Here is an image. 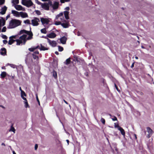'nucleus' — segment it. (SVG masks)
I'll return each instance as SVG.
<instances>
[{
  "label": "nucleus",
  "instance_id": "nucleus-33",
  "mask_svg": "<svg viewBox=\"0 0 154 154\" xmlns=\"http://www.w3.org/2000/svg\"><path fill=\"white\" fill-rule=\"evenodd\" d=\"M8 65H9L11 67L13 68H17V66L15 65L10 64H8Z\"/></svg>",
  "mask_w": 154,
  "mask_h": 154
},
{
  "label": "nucleus",
  "instance_id": "nucleus-56",
  "mask_svg": "<svg viewBox=\"0 0 154 154\" xmlns=\"http://www.w3.org/2000/svg\"><path fill=\"white\" fill-rule=\"evenodd\" d=\"M34 53L35 54H39V52L38 51H35V52Z\"/></svg>",
  "mask_w": 154,
  "mask_h": 154
},
{
  "label": "nucleus",
  "instance_id": "nucleus-19",
  "mask_svg": "<svg viewBox=\"0 0 154 154\" xmlns=\"http://www.w3.org/2000/svg\"><path fill=\"white\" fill-rule=\"evenodd\" d=\"M11 11L12 13L13 14L14 16L16 17H19L20 16V12L13 10H12Z\"/></svg>",
  "mask_w": 154,
  "mask_h": 154
},
{
  "label": "nucleus",
  "instance_id": "nucleus-41",
  "mask_svg": "<svg viewBox=\"0 0 154 154\" xmlns=\"http://www.w3.org/2000/svg\"><path fill=\"white\" fill-rule=\"evenodd\" d=\"M5 0H0V5H2L5 3Z\"/></svg>",
  "mask_w": 154,
  "mask_h": 154
},
{
  "label": "nucleus",
  "instance_id": "nucleus-15",
  "mask_svg": "<svg viewBox=\"0 0 154 154\" xmlns=\"http://www.w3.org/2000/svg\"><path fill=\"white\" fill-rule=\"evenodd\" d=\"M59 3L55 2H54L53 5L51 6L54 9H57L59 7Z\"/></svg>",
  "mask_w": 154,
  "mask_h": 154
},
{
  "label": "nucleus",
  "instance_id": "nucleus-64",
  "mask_svg": "<svg viewBox=\"0 0 154 154\" xmlns=\"http://www.w3.org/2000/svg\"><path fill=\"white\" fill-rule=\"evenodd\" d=\"M36 99H37V101L38 102V100H38V97L37 96V97H36Z\"/></svg>",
  "mask_w": 154,
  "mask_h": 154
},
{
  "label": "nucleus",
  "instance_id": "nucleus-5",
  "mask_svg": "<svg viewBox=\"0 0 154 154\" xmlns=\"http://www.w3.org/2000/svg\"><path fill=\"white\" fill-rule=\"evenodd\" d=\"M22 4L27 7L32 6L33 3L31 0H22Z\"/></svg>",
  "mask_w": 154,
  "mask_h": 154
},
{
  "label": "nucleus",
  "instance_id": "nucleus-8",
  "mask_svg": "<svg viewBox=\"0 0 154 154\" xmlns=\"http://www.w3.org/2000/svg\"><path fill=\"white\" fill-rule=\"evenodd\" d=\"M25 61L26 63H30L32 61V55L30 53H29L26 55Z\"/></svg>",
  "mask_w": 154,
  "mask_h": 154
},
{
  "label": "nucleus",
  "instance_id": "nucleus-52",
  "mask_svg": "<svg viewBox=\"0 0 154 154\" xmlns=\"http://www.w3.org/2000/svg\"><path fill=\"white\" fill-rule=\"evenodd\" d=\"M3 42L4 44H6L7 43L8 41L6 40H3Z\"/></svg>",
  "mask_w": 154,
  "mask_h": 154
},
{
  "label": "nucleus",
  "instance_id": "nucleus-61",
  "mask_svg": "<svg viewBox=\"0 0 154 154\" xmlns=\"http://www.w3.org/2000/svg\"><path fill=\"white\" fill-rule=\"evenodd\" d=\"M63 101H64V102L65 103H66V104H68V103L66 100H63Z\"/></svg>",
  "mask_w": 154,
  "mask_h": 154
},
{
  "label": "nucleus",
  "instance_id": "nucleus-54",
  "mask_svg": "<svg viewBox=\"0 0 154 154\" xmlns=\"http://www.w3.org/2000/svg\"><path fill=\"white\" fill-rule=\"evenodd\" d=\"M59 17H60L59 16L58 14V15H57L56 16V19H58L59 18Z\"/></svg>",
  "mask_w": 154,
  "mask_h": 154
},
{
  "label": "nucleus",
  "instance_id": "nucleus-46",
  "mask_svg": "<svg viewBox=\"0 0 154 154\" xmlns=\"http://www.w3.org/2000/svg\"><path fill=\"white\" fill-rule=\"evenodd\" d=\"M2 38H7V36L6 35H2Z\"/></svg>",
  "mask_w": 154,
  "mask_h": 154
},
{
  "label": "nucleus",
  "instance_id": "nucleus-42",
  "mask_svg": "<svg viewBox=\"0 0 154 154\" xmlns=\"http://www.w3.org/2000/svg\"><path fill=\"white\" fill-rule=\"evenodd\" d=\"M61 23L60 22V21H58V22H57V21H56L55 22V24L56 25H60L61 24Z\"/></svg>",
  "mask_w": 154,
  "mask_h": 154
},
{
  "label": "nucleus",
  "instance_id": "nucleus-34",
  "mask_svg": "<svg viewBox=\"0 0 154 154\" xmlns=\"http://www.w3.org/2000/svg\"><path fill=\"white\" fill-rule=\"evenodd\" d=\"M70 0H60V2L61 3H65V2H69Z\"/></svg>",
  "mask_w": 154,
  "mask_h": 154
},
{
  "label": "nucleus",
  "instance_id": "nucleus-55",
  "mask_svg": "<svg viewBox=\"0 0 154 154\" xmlns=\"http://www.w3.org/2000/svg\"><path fill=\"white\" fill-rule=\"evenodd\" d=\"M134 63H133L131 65V68H133L134 67Z\"/></svg>",
  "mask_w": 154,
  "mask_h": 154
},
{
  "label": "nucleus",
  "instance_id": "nucleus-63",
  "mask_svg": "<svg viewBox=\"0 0 154 154\" xmlns=\"http://www.w3.org/2000/svg\"><path fill=\"white\" fill-rule=\"evenodd\" d=\"M13 154H16V153L14 151H13Z\"/></svg>",
  "mask_w": 154,
  "mask_h": 154
},
{
  "label": "nucleus",
  "instance_id": "nucleus-11",
  "mask_svg": "<svg viewBox=\"0 0 154 154\" xmlns=\"http://www.w3.org/2000/svg\"><path fill=\"white\" fill-rule=\"evenodd\" d=\"M147 132L148 133V135L147 136V137L149 138L150 136L152 135L153 133V131L152 129L149 127H147L146 128Z\"/></svg>",
  "mask_w": 154,
  "mask_h": 154
},
{
  "label": "nucleus",
  "instance_id": "nucleus-32",
  "mask_svg": "<svg viewBox=\"0 0 154 154\" xmlns=\"http://www.w3.org/2000/svg\"><path fill=\"white\" fill-rule=\"evenodd\" d=\"M24 23L25 24H30V20L29 19L26 20H25L24 21Z\"/></svg>",
  "mask_w": 154,
  "mask_h": 154
},
{
  "label": "nucleus",
  "instance_id": "nucleus-2",
  "mask_svg": "<svg viewBox=\"0 0 154 154\" xmlns=\"http://www.w3.org/2000/svg\"><path fill=\"white\" fill-rule=\"evenodd\" d=\"M26 39H17L15 41L14 39H10L8 44L9 45L12 44L15 42H16V44L17 45H24L26 42Z\"/></svg>",
  "mask_w": 154,
  "mask_h": 154
},
{
  "label": "nucleus",
  "instance_id": "nucleus-45",
  "mask_svg": "<svg viewBox=\"0 0 154 154\" xmlns=\"http://www.w3.org/2000/svg\"><path fill=\"white\" fill-rule=\"evenodd\" d=\"M35 1L39 5H41L42 4V3L38 1V0H35Z\"/></svg>",
  "mask_w": 154,
  "mask_h": 154
},
{
  "label": "nucleus",
  "instance_id": "nucleus-3",
  "mask_svg": "<svg viewBox=\"0 0 154 154\" xmlns=\"http://www.w3.org/2000/svg\"><path fill=\"white\" fill-rule=\"evenodd\" d=\"M24 33L28 35V37L27 38H32L33 33L31 31H28L25 29L21 30L20 31L18 35H19Z\"/></svg>",
  "mask_w": 154,
  "mask_h": 154
},
{
  "label": "nucleus",
  "instance_id": "nucleus-59",
  "mask_svg": "<svg viewBox=\"0 0 154 154\" xmlns=\"http://www.w3.org/2000/svg\"><path fill=\"white\" fill-rule=\"evenodd\" d=\"M115 87H116V89L117 90H118V88H117V86L115 84Z\"/></svg>",
  "mask_w": 154,
  "mask_h": 154
},
{
  "label": "nucleus",
  "instance_id": "nucleus-17",
  "mask_svg": "<svg viewBox=\"0 0 154 154\" xmlns=\"http://www.w3.org/2000/svg\"><path fill=\"white\" fill-rule=\"evenodd\" d=\"M15 9L18 11H21L23 10V8L21 5H14Z\"/></svg>",
  "mask_w": 154,
  "mask_h": 154
},
{
  "label": "nucleus",
  "instance_id": "nucleus-18",
  "mask_svg": "<svg viewBox=\"0 0 154 154\" xmlns=\"http://www.w3.org/2000/svg\"><path fill=\"white\" fill-rule=\"evenodd\" d=\"M6 49L4 48H2L0 51V53L1 55H5L6 54Z\"/></svg>",
  "mask_w": 154,
  "mask_h": 154
},
{
  "label": "nucleus",
  "instance_id": "nucleus-21",
  "mask_svg": "<svg viewBox=\"0 0 154 154\" xmlns=\"http://www.w3.org/2000/svg\"><path fill=\"white\" fill-rule=\"evenodd\" d=\"M119 128H118V130L120 131L121 134H122L123 136L125 137V132L124 131V130L121 127H119Z\"/></svg>",
  "mask_w": 154,
  "mask_h": 154
},
{
  "label": "nucleus",
  "instance_id": "nucleus-60",
  "mask_svg": "<svg viewBox=\"0 0 154 154\" xmlns=\"http://www.w3.org/2000/svg\"><path fill=\"white\" fill-rule=\"evenodd\" d=\"M19 89H20V90L21 91V92H22V91H23L22 89H21V87H20V88H19Z\"/></svg>",
  "mask_w": 154,
  "mask_h": 154
},
{
  "label": "nucleus",
  "instance_id": "nucleus-9",
  "mask_svg": "<svg viewBox=\"0 0 154 154\" xmlns=\"http://www.w3.org/2000/svg\"><path fill=\"white\" fill-rule=\"evenodd\" d=\"M41 21L43 25L48 24L50 22L48 19L46 18H41Z\"/></svg>",
  "mask_w": 154,
  "mask_h": 154
},
{
  "label": "nucleus",
  "instance_id": "nucleus-38",
  "mask_svg": "<svg viewBox=\"0 0 154 154\" xmlns=\"http://www.w3.org/2000/svg\"><path fill=\"white\" fill-rule=\"evenodd\" d=\"M32 56L33 58L35 59H38V56L34 54H32Z\"/></svg>",
  "mask_w": 154,
  "mask_h": 154
},
{
  "label": "nucleus",
  "instance_id": "nucleus-58",
  "mask_svg": "<svg viewBox=\"0 0 154 154\" xmlns=\"http://www.w3.org/2000/svg\"><path fill=\"white\" fill-rule=\"evenodd\" d=\"M66 141L67 143V144H68V145H69V140H66Z\"/></svg>",
  "mask_w": 154,
  "mask_h": 154
},
{
  "label": "nucleus",
  "instance_id": "nucleus-4",
  "mask_svg": "<svg viewBox=\"0 0 154 154\" xmlns=\"http://www.w3.org/2000/svg\"><path fill=\"white\" fill-rule=\"evenodd\" d=\"M40 46L38 45L36 46H34L31 48H29V50L30 51H33L35 49L37 48H39L41 51H45L48 50V48H45L44 46L42 45V44L40 45Z\"/></svg>",
  "mask_w": 154,
  "mask_h": 154
},
{
  "label": "nucleus",
  "instance_id": "nucleus-6",
  "mask_svg": "<svg viewBox=\"0 0 154 154\" xmlns=\"http://www.w3.org/2000/svg\"><path fill=\"white\" fill-rule=\"evenodd\" d=\"M42 8L46 10H49V6L52 5V2L51 1H49L48 2L42 3L41 5Z\"/></svg>",
  "mask_w": 154,
  "mask_h": 154
},
{
  "label": "nucleus",
  "instance_id": "nucleus-53",
  "mask_svg": "<svg viewBox=\"0 0 154 154\" xmlns=\"http://www.w3.org/2000/svg\"><path fill=\"white\" fill-rule=\"evenodd\" d=\"M67 37H66V36H63L62 37L60 38H67Z\"/></svg>",
  "mask_w": 154,
  "mask_h": 154
},
{
  "label": "nucleus",
  "instance_id": "nucleus-29",
  "mask_svg": "<svg viewBox=\"0 0 154 154\" xmlns=\"http://www.w3.org/2000/svg\"><path fill=\"white\" fill-rule=\"evenodd\" d=\"M15 129L12 125L11 126L10 129L9 130V131H13L14 133H15Z\"/></svg>",
  "mask_w": 154,
  "mask_h": 154
},
{
  "label": "nucleus",
  "instance_id": "nucleus-26",
  "mask_svg": "<svg viewBox=\"0 0 154 154\" xmlns=\"http://www.w3.org/2000/svg\"><path fill=\"white\" fill-rule=\"evenodd\" d=\"M19 38V35H13L9 37V38Z\"/></svg>",
  "mask_w": 154,
  "mask_h": 154
},
{
  "label": "nucleus",
  "instance_id": "nucleus-36",
  "mask_svg": "<svg viewBox=\"0 0 154 154\" xmlns=\"http://www.w3.org/2000/svg\"><path fill=\"white\" fill-rule=\"evenodd\" d=\"M35 12L36 14L38 15H40L41 14V13L40 11L38 10H35Z\"/></svg>",
  "mask_w": 154,
  "mask_h": 154
},
{
  "label": "nucleus",
  "instance_id": "nucleus-57",
  "mask_svg": "<svg viewBox=\"0 0 154 154\" xmlns=\"http://www.w3.org/2000/svg\"><path fill=\"white\" fill-rule=\"evenodd\" d=\"M55 54H56L57 55H58V54H59V53H58V52H57V51L55 52Z\"/></svg>",
  "mask_w": 154,
  "mask_h": 154
},
{
  "label": "nucleus",
  "instance_id": "nucleus-35",
  "mask_svg": "<svg viewBox=\"0 0 154 154\" xmlns=\"http://www.w3.org/2000/svg\"><path fill=\"white\" fill-rule=\"evenodd\" d=\"M53 76L55 78H57V73L56 72H53Z\"/></svg>",
  "mask_w": 154,
  "mask_h": 154
},
{
  "label": "nucleus",
  "instance_id": "nucleus-22",
  "mask_svg": "<svg viewBox=\"0 0 154 154\" xmlns=\"http://www.w3.org/2000/svg\"><path fill=\"white\" fill-rule=\"evenodd\" d=\"M21 96L22 98L24 100L26 101V98L24 97V96H26V94L25 92L23 91H22V92H21Z\"/></svg>",
  "mask_w": 154,
  "mask_h": 154
},
{
  "label": "nucleus",
  "instance_id": "nucleus-50",
  "mask_svg": "<svg viewBox=\"0 0 154 154\" xmlns=\"http://www.w3.org/2000/svg\"><path fill=\"white\" fill-rule=\"evenodd\" d=\"M58 15L60 17L63 16V13L62 12L61 13L58 14Z\"/></svg>",
  "mask_w": 154,
  "mask_h": 154
},
{
  "label": "nucleus",
  "instance_id": "nucleus-16",
  "mask_svg": "<svg viewBox=\"0 0 154 154\" xmlns=\"http://www.w3.org/2000/svg\"><path fill=\"white\" fill-rule=\"evenodd\" d=\"M20 15L22 18H26L28 17L27 14L26 13H24L23 12H20Z\"/></svg>",
  "mask_w": 154,
  "mask_h": 154
},
{
  "label": "nucleus",
  "instance_id": "nucleus-62",
  "mask_svg": "<svg viewBox=\"0 0 154 154\" xmlns=\"http://www.w3.org/2000/svg\"><path fill=\"white\" fill-rule=\"evenodd\" d=\"M2 68L3 69H5V66H3L2 67Z\"/></svg>",
  "mask_w": 154,
  "mask_h": 154
},
{
  "label": "nucleus",
  "instance_id": "nucleus-37",
  "mask_svg": "<svg viewBox=\"0 0 154 154\" xmlns=\"http://www.w3.org/2000/svg\"><path fill=\"white\" fill-rule=\"evenodd\" d=\"M63 50V48L60 46H58V51H62Z\"/></svg>",
  "mask_w": 154,
  "mask_h": 154
},
{
  "label": "nucleus",
  "instance_id": "nucleus-20",
  "mask_svg": "<svg viewBox=\"0 0 154 154\" xmlns=\"http://www.w3.org/2000/svg\"><path fill=\"white\" fill-rule=\"evenodd\" d=\"M63 14L66 19H69V12L67 11H64Z\"/></svg>",
  "mask_w": 154,
  "mask_h": 154
},
{
  "label": "nucleus",
  "instance_id": "nucleus-49",
  "mask_svg": "<svg viewBox=\"0 0 154 154\" xmlns=\"http://www.w3.org/2000/svg\"><path fill=\"white\" fill-rule=\"evenodd\" d=\"M10 17V14H8V15L6 17V20H7L9 17Z\"/></svg>",
  "mask_w": 154,
  "mask_h": 154
},
{
  "label": "nucleus",
  "instance_id": "nucleus-39",
  "mask_svg": "<svg viewBox=\"0 0 154 154\" xmlns=\"http://www.w3.org/2000/svg\"><path fill=\"white\" fill-rule=\"evenodd\" d=\"M100 121H101V122H102V123L103 124H105V121L103 118H102L101 119Z\"/></svg>",
  "mask_w": 154,
  "mask_h": 154
},
{
  "label": "nucleus",
  "instance_id": "nucleus-40",
  "mask_svg": "<svg viewBox=\"0 0 154 154\" xmlns=\"http://www.w3.org/2000/svg\"><path fill=\"white\" fill-rule=\"evenodd\" d=\"M24 103H25V107L26 108H27V107H29V105L28 104V102L27 101V100L26 101H25L24 102Z\"/></svg>",
  "mask_w": 154,
  "mask_h": 154
},
{
  "label": "nucleus",
  "instance_id": "nucleus-13",
  "mask_svg": "<svg viewBox=\"0 0 154 154\" xmlns=\"http://www.w3.org/2000/svg\"><path fill=\"white\" fill-rule=\"evenodd\" d=\"M56 34L54 32H51L47 35L48 37L50 38H54L56 37Z\"/></svg>",
  "mask_w": 154,
  "mask_h": 154
},
{
  "label": "nucleus",
  "instance_id": "nucleus-7",
  "mask_svg": "<svg viewBox=\"0 0 154 154\" xmlns=\"http://www.w3.org/2000/svg\"><path fill=\"white\" fill-rule=\"evenodd\" d=\"M40 22V20L38 18L35 17L34 19L32 20V24L33 26H37L39 25L38 22Z\"/></svg>",
  "mask_w": 154,
  "mask_h": 154
},
{
  "label": "nucleus",
  "instance_id": "nucleus-48",
  "mask_svg": "<svg viewBox=\"0 0 154 154\" xmlns=\"http://www.w3.org/2000/svg\"><path fill=\"white\" fill-rule=\"evenodd\" d=\"M38 147V145L37 144H35V149L36 150Z\"/></svg>",
  "mask_w": 154,
  "mask_h": 154
},
{
  "label": "nucleus",
  "instance_id": "nucleus-44",
  "mask_svg": "<svg viewBox=\"0 0 154 154\" xmlns=\"http://www.w3.org/2000/svg\"><path fill=\"white\" fill-rule=\"evenodd\" d=\"M6 30V28L5 26L4 27L2 30V32H5Z\"/></svg>",
  "mask_w": 154,
  "mask_h": 154
},
{
  "label": "nucleus",
  "instance_id": "nucleus-27",
  "mask_svg": "<svg viewBox=\"0 0 154 154\" xmlns=\"http://www.w3.org/2000/svg\"><path fill=\"white\" fill-rule=\"evenodd\" d=\"M60 42L63 44L66 43V39H59Z\"/></svg>",
  "mask_w": 154,
  "mask_h": 154
},
{
  "label": "nucleus",
  "instance_id": "nucleus-24",
  "mask_svg": "<svg viewBox=\"0 0 154 154\" xmlns=\"http://www.w3.org/2000/svg\"><path fill=\"white\" fill-rule=\"evenodd\" d=\"M12 3L15 5L19 3V0H12Z\"/></svg>",
  "mask_w": 154,
  "mask_h": 154
},
{
  "label": "nucleus",
  "instance_id": "nucleus-10",
  "mask_svg": "<svg viewBox=\"0 0 154 154\" xmlns=\"http://www.w3.org/2000/svg\"><path fill=\"white\" fill-rule=\"evenodd\" d=\"M48 39V42L49 44L52 47H55L57 45V42L54 40H51L50 39Z\"/></svg>",
  "mask_w": 154,
  "mask_h": 154
},
{
  "label": "nucleus",
  "instance_id": "nucleus-14",
  "mask_svg": "<svg viewBox=\"0 0 154 154\" xmlns=\"http://www.w3.org/2000/svg\"><path fill=\"white\" fill-rule=\"evenodd\" d=\"M7 7L5 6H4L2 8V11L0 12V14L2 15L5 14L7 11Z\"/></svg>",
  "mask_w": 154,
  "mask_h": 154
},
{
  "label": "nucleus",
  "instance_id": "nucleus-25",
  "mask_svg": "<svg viewBox=\"0 0 154 154\" xmlns=\"http://www.w3.org/2000/svg\"><path fill=\"white\" fill-rule=\"evenodd\" d=\"M61 25L64 28H67L68 27V25L67 23H62Z\"/></svg>",
  "mask_w": 154,
  "mask_h": 154
},
{
  "label": "nucleus",
  "instance_id": "nucleus-23",
  "mask_svg": "<svg viewBox=\"0 0 154 154\" xmlns=\"http://www.w3.org/2000/svg\"><path fill=\"white\" fill-rule=\"evenodd\" d=\"M6 73L5 72H2L0 75L1 77L2 78H4L6 75Z\"/></svg>",
  "mask_w": 154,
  "mask_h": 154
},
{
  "label": "nucleus",
  "instance_id": "nucleus-51",
  "mask_svg": "<svg viewBox=\"0 0 154 154\" xmlns=\"http://www.w3.org/2000/svg\"><path fill=\"white\" fill-rule=\"evenodd\" d=\"M70 9L69 7H67L65 8V9L66 10L69 11Z\"/></svg>",
  "mask_w": 154,
  "mask_h": 154
},
{
  "label": "nucleus",
  "instance_id": "nucleus-47",
  "mask_svg": "<svg viewBox=\"0 0 154 154\" xmlns=\"http://www.w3.org/2000/svg\"><path fill=\"white\" fill-rule=\"evenodd\" d=\"M112 119L113 121H115L117 120V118L116 117L114 116L113 118H112Z\"/></svg>",
  "mask_w": 154,
  "mask_h": 154
},
{
  "label": "nucleus",
  "instance_id": "nucleus-12",
  "mask_svg": "<svg viewBox=\"0 0 154 154\" xmlns=\"http://www.w3.org/2000/svg\"><path fill=\"white\" fill-rule=\"evenodd\" d=\"M5 20L3 17H1V19H0V27H1L2 26H4L5 25Z\"/></svg>",
  "mask_w": 154,
  "mask_h": 154
},
{
  "label": "nucleus",
  "instance_id": "nucleus-28",
  "mask_svg": "<svg viewBox=\"0 0 154 154\" xmlns=\"http://www.w3.org/2000/svg\"><path fill=\"white\" fill-rule=\"evenodd\" d=\"M27 34H23L21 36L19 37L18 38H27Z\"/></svg>",
  "mask_w": 154,
  "mask_h": 154
},
{
  "label": "nucleus",
  "instance_id": "nucleus-43",
  "mask_svg": "<svg viewBox=\"0 0 154 154\" xmlns=\"http://www.w3.org/2000/svg\"><path fill=\"white\" fill-rule=\"evenodd\" d=\"M114 127L115 128H117L118 129V128H119V127H120L119 126L118 124H116V123H115L114 124Z\"/></svg>",
  "mask_w": 154,
  "mask_h": 154
},
{
  "label": "nucleus",
  "instance_id": "nucleus-30",
  "mask_svg": "<svg viewBox=\"0 0 154 154\" xmlns=\"http://www.w3.org/2000/svg\"><path fill=\"white\" fill-rule=\"evenodd\" d=\"M41 31L42 33L44 34H46L47 32V31L45 28L41 29Z\"/></svg>",
  "mask_w": 154,
  "mask_h": 154
},
{
  "label": "nucleus",
  "instance_id": "nucleus-31",
  "mask_svg": "<svg viewBox=\"0 0 154 154\" xmlns=\"http://www.w3.org/2000/svg\"><path fill=\"white\" fill-rule=\"evenodd\" d=\"M70 58L67 59L65 61V63L66 65H68L70 63Z\"/></svg>",
  "mask_w": 154,
  "mask_h": 154
},
{
  "label": "nucleus",
  "instance_id": "nucleus-1",
  "mask_svg": "<svg viewBox=\"0 0 154 154\" xmlns=\"http://www.w3.org/2000/svg\"><path fill=\"white\" fill-rule=\"evenodd\" d=\"M22 21L19 20L12 19L9 22V26L7 28L8 29L14 28L21 25Z\"/></svg>",
  "mask_w": 154,
  "mask_h": 154
}]
</instances>
